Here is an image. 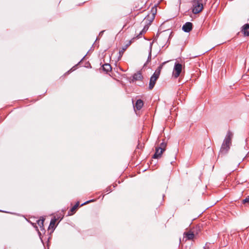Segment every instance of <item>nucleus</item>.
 I'll return each mask as SVG.
<instances>
[{
    "mask_svg": "<svg viewBox=\"0 0 249 249\" xmlns=\"http://www.w3.org/2000/svg\"><path fill=\"white\" fill-rule=\"evenodd\" d=\"M83 63H77L75 66H74L72 68H71L69 71H68L67 72H66L65 73V75L69 74L70 72H71L72 71H74L77 69H78L80 66V67H81V64H83ZM85 65L83 66L84 67L87 68H91V66L90 65V63H85Z\"/></svg>",
    "mask_w": 249,
    "mask_h": 249,
    "instance_id": "nucleus-5",
    "label": "nucleus"
},
{
    "mask_svg": "<svg viewBox=\"0 0 249 249\" xmlns=\"http://www.w3.org/2000/svg\"><path fill=\"white\" fill-rule=\"evenodd\" d=\"M183 235L184 238H186V241L193 240L195 236V233L191 231H189L188 232H184Z\"/></svg>",
    "mask_w": 249,
    "mask_h": 249,
    "instance_id": "nucleus-7",
    "label": "nucleus"
},
{
    "mask_svg": "<svg viewBox=\"0 0 249 249\" xmlns=\"http://www.w3.org/2000/svg\"><path fill=\"white\" fill-rule=\"evenodd\" d=\"M40 230H41V231H43V232H44V233H45V232H46V231H45V229H44V226H43V227L40 226Z\"/></svg>",
    "mask_w": 249,
    "mask_h": 249,
    "instance_id": "nucleus-26",
    "label": "nucleus"
},
{
    "mask_svg": "<svg viewBox=\"0 0 249 249\" xmlns=\"http://www.w3.org/2000/svg\"><path fill=\"white\" fill-rule=\"evenodd\" d=\"M242 31L245 36H249V24H246L243 26Z\"/></svg>",
    "mask_w": 249,
    "mask_h": 249,
    "instance_id": "nucleus-16",
    "label": "nucleus"
},
{
    "mask_svg": "<svg viewBox=\"0 0 249 249\" xmlns=\"http://www.w3.org/2000/svg\"><path fill=\"white\" fill-rule=\"evenodd\" d=\"M162 65L160 66L158 69L155 71V72L151 76L150 79L149 84V89H152L156 84V81L159 78L161 69H162Z\"/></svg>",
    "mask_w": 249,
    "mask_h": 249,
    "instance_id": "nucleus-3",
    "label": "nucleus"
},
{
    "mask_svg": "<svg viewBox=\"0 0 249 249\" xmlns=\"http://www.w3.org/2000/svg\"><path fill=\"white\" fill-rule=\"evenodd\" d=\"M79 202H77L70 209V211L68 212V215H71L72 214H73L77 209L78 208V207H79Z\"/></svg>",
    "mask_w": 249,
    "mask_h": 249,
    "instance_id": "nucleus-13",
    "label": "nucleus"
},
{
    "mask_svg": "<svg viewBox=\"0 0 249 249\" xmlns=\"http://www.w3.org/2000/svg\"><path fill=\"white\" fill-rule=\"evenodd\" d=\"M57 220H59L60 222L63 218L64 215L61 213H60L59 214H57Z\"/></svg>",
    "mask_w": 249,
    "mask_h": 249,
    "instance_id": "nucleus-21",
    "label": "nucleus"
},
{
    "mask_svg": "<svg viewBox=\"0 0 249 249\" xmlns=\"http://www.w3.org/2000/svg\"><path fill=\"white\" fill-rule=\"evenodd\" d=\"M119 69L122 71H124L123 70H122L120 67H119Z\"/></svg>",
    "mask_w": 249,
    "mask_h": 249,
    "instance_id": "nucleus-31",
    "label": "nucleus"
},
{
    "mask_svg": "<svg viewBox=\"0 0 249 249\" xmlns=\"http://www.w3.org/2000/svg\"><path fill=\"white\" fill-rule=\"evenodd\" d=\"M211 244L210 243H206L205 246L204 247V249H210V246Z\"/></svg>",
    "mask_w": 249,
    "mask_h": 249,
    "instance_id": "nucleus-24",
    "label": "nucleus"
},
{
    "mask_svg": "<svg viewBox=\"0 0 249 249\" xmlns=\"http://www.w3.org/2000/svg\"><path fill=\"white\" fill-rule=\"evenodd\" d=\"M244 65H245V69H246V67H247V63H244ZM248 69L247 71H249V65H248Z\"/></svg>",
    "mask_w": 249,
    "mask_h": 249,
    "instance_id": "nucleus-28",
    "label": "nucleus"
},
{
    "mask_svg": "<svg viewBox=\"0 0 249 249\" xmlns=\"http://www.w3.org/2000/svg\"><path fill=\"white\" fill-rule=\"evenodd\" d=\"M31 224L33 225V226L35 228V225H36V223H31Z\"/></svg>",
    "mask_w": 249,
    "mask_h": 249,
    "instance_id": "nucleus-30",
    "label": "nucleus"
},
{
    "mask_svg": "<svg viewBox=\"0 0 249 249\" xmlns=\"http://www.w3.org/2000/svg\"><path fill=\"white\" fill-rule=\"evenodd\" d=\"M164 62L168 63V62H169V61H165Z\"/></svg>",
    "mask_w": 249,
    "mask_h": 249,
    "instance_id": "nucleus-32",
    "label": "nucleus"
},
{
    "mask_svg": "<svg viewBox=\"0 0 249 249\" xmlns=\"http://www.w3.org/2000/svg\"><path fill=\"white\" fill-rule=\"evenodd\" d=\"M94 201L93 200H88V201H87L85 202V203H83V204L81 205V206H83V205H85V204H86L89 203V202H92V201Z\"/></svg>",
    "mask_w": 249,
    "mask_h": 249,
    "instance_id": "nucleus-25",
    "label": "nucleus"
},
{
    "mask_svg": "<svg viewBox=\"0 0 249 249\" xmlns=\"http://www.w3.org/2000/svg\"><path fill=\"white\" fill-rule=\"evenodd\" d=\"M192 26L193 24L191 22H188L183 25L182 29L185 32L188 33L192 30Z\"/></svg>",
    "mask_w": 249,
    "mask_h": 249,
    "instance_id": "nucleus-8",
    "label": "nucleus"
},
{
    "mask_svg": "<svg viewBox=\"0 0 249 249\" xmlns=\"http://www.w3.org/2000/svg\"><path fill=\"white\" fill-rule=\"evenodd\" d=\"M100 65H101L102 70L106 72L111 71L112 69L110 63H100Z\"/></svg>",
    "mask_w": 249,
    "mask_h": 249,
    "instance_id": "nucleus-10",
    "label": "nucleus"
},
{
    "mask_svg": "<svg viewBox=\"0 0 249 249\" xmlns=\"http://www.w3.org/2000/svg\"><path fill=\"white\" fill-rule=\"evenodd\" d=\"M114 54H115V53H112V55H111V58H113V57H114Z\"/></svg>",
    "mask_w": 249,
    "mask_h": 249,
    "instance_id": "nucleus-29",
    "label": "nucleus"
},
{
    "mask_svg": "<svg viewBox=\"0 0 249 249\" xmlns=\"http://www.w3.org/2000/svg\"><path fill=\"white\" fill-rule=\"evenodd\" d=\"M131 44V42H130L128 44L126 45L124 47H123L121 50L119 51V53H118L119 54V57L117 61H119L121 58L122 57L124 52L126 50L127 48L129 45H130Z\"/></svg>",
    "mask_w": 249,
    "mask_h": 249,
    "instance_id": "nucleus-15",
    "label": "nucleus"
},
{
    "mask_svg": "<svg viewBox=\"0 0 249 249\" xmlns=\"http://www.w3.org/2000/svg\"><path fill=\"white\" fill-rule=\"evenodd\" d=\"M35 228L36 229V230L37 231V233L40 237V239H41V241L43 242V240L42 239V237H41V232L39 231L38 229V227L37 226H36V225H35Z\"/></svg>",
    "mask_w": 249,
    "mask_h": 249,
    "instance_id": "nucleus-20",
    "label": "nucleus"
},
{
    "mask_svg": "<svg viewBox=\"0 0 249 249\" xmlns=\"http://www.w3.org/2000/svg\"><path fill=\"white\" fill-rule=\"evenodd\" d=\"M143 106V102L141 99L137 100L134 107H135L138 110L141 109Z\"/></svg>",
    "mask_w": 249,
    "mask_h": 249,
    "instance_id": "nucleus-14",
    "label": "nucleus"
},
{
    "mask_svg": "<svg viewBox=\"0 0 249 249\" xmlns=\"http://www.w3.org/2000/svg\"><path fill=\"white\" fill-rule=\"evenodd\" d=\"M132 78V81L134 82L135 81L142 80L143 78V76L142 73L139 71L134 73L133 75Z\"/></svg>",
    "mask_w": 249,
    "mask_h": 249,
    "instance_id": "nucleus-11",
    "label": "nucleus"
},
{
    "mask_svg": "<svg viewBox=\"0 0 249 249\" xmlns=\"http://www.w3.org/2000/svg\"><path fill=\"white\" fill-rule=\"evenodd\" d=\"M111 191H112V188H111V186H108L104 190V192H111Z\"/></svg>",
    "mask_w": 249,
    "mask_h": 249,
    "instance_id": "nucleus-23",
    "label": "nucleus"
},
{
    "mask_svg": "<svg viewBox=\"0 0 249 249\" xmlns=\"http://www.w3.org/2000/svg\"><path fill=\"white\" fill-rule=\"evenodd\" d=\"M145 32H146L145 27H144V29L141 31V32L140 33L139 35H142V33H143Z\"/></svg>",
    "mask_w": 249,
    "mask_h": 249,
    "instance_id": "nucleus-27",
    "label": "nucleus"
},
{
    "mask_svg": "<svg viewBox=\"0 0 249 249\" xmlns=\"http://www.w3.org/2000/svg\"><path fill=\"white\" fill-rule=\"evenodd\" d=\"M171 33H172L169 30L164 31L161 33L159 37L160 38L164 37L165 40L167 41L169 39Z\"/></svg>",
    "mask_w": 249,
    "mask_h": 249,
    "instance_id": "nucleus-9",
    "label": "nucleus"
},
{
    "mask_svg": "<svg viewBox=\"0 0 249 249\" xmlns=\"http://www.w3.org/2000/svg\"><path fill=\"white\" fill-rule=\"evenodd\" d=\"M44 221H45V218H43V217H41L40 219L37 220L36 221V222L39 227H40V226L43 227Z\"/></svg>",
    "mask_w": 249,
    "mask_h": 249,
    "instance_id": "nucleus-18",
    "label": "nucleus"
},
{
    "mask_svg": "<svg viewBox=\"0 0 249 249\" xmlns=\"http://www.w3.org/2000/svg\"><path fill=\"white\" fill-rule=\"evenodd\" d=\"M152 44H153L152 43H149V48L147 51V53H148V57H147V60L146 62H149L151 60V50H152Z\"/></svg>",
    "mask_w": 249,
    "mask_h": 249,
    "instance_id": "nucleus-17",
    "label": "nucleus"
},
{
    "mask_svg": "<svg viewBox=\"0 0 249 249\" xmlns=\"http://www.w3.org/2000/svg\"><path fill=\"white\" fill-rule=\"evenodd\" d=\"M205 2V0H193V13L196 14L200 12L203 8V3Z\"/></svg>",
    "mask_w": 249,
    "mask_h": 249,
    "instance_id": "nucleus-4",
    "label": "nucleus"
},
{
    "mask_svg": "<svg viewBox=\"0 0 249 249\" xmlns=\"http://www.w3.org/2000/svg\"><path fill=\"white\" fill-rule=\"evenodd\" d=\"M164 152V150L161 149V150L159 147H156L155 153L153 155L152 158L153 159H159L161 157L163 152Z\"/></svg>",
    "mask_w": 249,
    "mask_h": 249,
    "instance_id": "nucleus-6",
    "label": "nucleus"
},
{
    "mask_svg": "<svg viewBox=\"0 0 249 249\" xmlns=\"http://www.w3.org/2000/svg\"><path fill=\"white\" fill-rule=\"evenodd\" d=\"M57 221L56 217L55 216L53 217V218H52L50 223L49 225V226L48 227V230H50L51 229H52V232L53 231L54 229H55L56 226H55V223Z\"/></svg>",
    "mask_w": 249,
    "mask_h": 249,
    "instance_id": "nucleus-12",
    "label": "nucleus"
},
{
    "mask_svg": "<svg viewBox=\"0 0 249 249\" xmlns=\"http://www.w3.org/2000/svg\"><path fill=\"white\" fill-rule=\"evenodd\" d=\"M166 145H167V143L165 142H162L160 144V146H159L158 147L161 150V149H163L164 150V151L166 149Z\"/></svg>",
    "mask_w": 249,
    "mask_h": 249,
    "instance_id": "nucleus-19",
    "label": "nucleus"
},
{
    "mask_svg": "<svg viewBox=\"0 0 249 249\" xmlns=\"http://www.w3.org/2000/svg\"><path fill=\"white\" fill-rule=\"evenodd\" d=\"M233 137V133L229 130L227 133L225 138L222 144L220 151L218 154V157H222L227 154L230 148L231 142V139Z\"/></svg>",
    "mask_w": 249,
    "mask_h": 249,
    "instance_id": "nucleus-1",
    "label": "nucleus"
},
{
    "mask_svg": "<svg viewBox=\"0 0 249 249\" xmlns=\"http://www.w3.org/2000/svg\"><path fill=\"white\" fill-rule=\"evenodd\" d=\"M184 73V65L182 63H175L172 72V77L177 79L179 77L183 76Z\"/></svg>",
    "mask_w": 249,
    "mask_h": 249,
    "instance_id": "nucleus-2",
    "label": "nucleus"
},
{
    "mask_svg": "<svg viewBox=\"0 0 249 249\" xmlns=\"http://www.w3.org/2000/svg\"><path fill=\"white\" fill-rule=\"evenodd\" d=\"M115 65L117 66V63H115Z\"/></svg>",
    "mask_w": 249,
    "mask_h": 249,
    "instance_id": "nucleus-33",
    "label": "nucleus"
},
{
    "mask_svg": "<svg viewBox=\"0 0 249 249\" xmlns=\"http://www.w3.org/2000/svg\"><path fill=\"white\" fill-rule=\"evenodd\" d=\"M247 202H249V196H248L245 199H244L242 200V203L243 204H245Z\"/></svg>",
    "mask_w": 249,
    "mask_h": 249,
    "instance_id": "nucleus-22",
    "label": "nucleus"
}]
</instances>
